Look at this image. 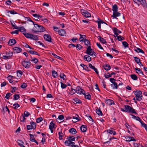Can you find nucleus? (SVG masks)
I'll return each instance as SVG.
<instances>
[{
  "instance_id": "1",
  "label": "nucleus",
  "mask_w": 147,
  "mask_h": 147,
  "mask_svg": "<svg viewBox=\"0 0 147 147\" xmlns=\"http://www.w3.org/2000/svg\"><path fill=\"white\" fill-rule=\"evenodd\" d=\"M67 140H66L65 142V144L66 146H71L75 144V143L73 142L75 140L76 137L74 136H67L66 139Z\"/></svg>"
},
{
  "instance_id": "2",
  "label": "nucleus",
  "mask_w": 147,
  "mask_h": 147,
  "mask_svg": "<svg viewBox=\"0 0 147 147\" xmlns=\"http://www.w3.org/2000/svg\"><path fill=\"white\" fill-rule=\"evenodd\" d=\"M34 27L36 28V29L35 30L34 28L32 29V31L33 33H36L37 32H44L45 30V28L40 25L35 23L34 24Z\"/></svg>"
},
{
  "instance_id": "3",
  "label": "nucleus",
  "mask_w": 147,
  "mask_h": 147,
  "mask_svg": "<svg viewBox=\"0 0 147 147\" xmlns=\"http://www.w3.org/2000/svg\"><path fill=\"white\" fill-rule=\"evenodd\" d=\"M124 108L126 110V112H128L132 113H134L136 115L137 114L135 110L132 107H130V106L126 105L124 106Z\"/></svg>"
},
{
  "instance_id": "4",
  "label": "nucleus",
  "mask_w": 147,
  "mask_h": 147,
  "mask_svg": "<svg viewBox=\"0 0 147 147\" xmlns=\"http://www.w3.org/2000/svg\"><path fill=\"white\" fill-rule=\"evenodd\" d=\"M74 90L77 94H84L85 91L80 86H77L76 89H74Z\"/></svg>"
},
{
  "instance_id": "5",
  "label": "nucleus",
  "mask_w": 147,
  "mask_h": 147,
  "mask_svg": "<svg viewBox=\"0 0 147 147\" xmlns=\"http://www.w3.org/2000/svg\"><path fill=\"white\" fill-rule=\"evenodd\" d=\"M25 35H26V37L27 38H30L35 40H38V36L34 35L31 34L29 33L26 34Z\"/></svg>"
},
{
  "instance_id": "6",
  "label": "nucleus",
  "mask_w": 147,
  "mask_h": 147,
  "mask_svg": "<svg viewBox=\"0 0 147 147\" xmlns=\"http://www.w3.org/2000/svg\"><path fill=\"white\" fill-rule=\"evenodd\" d=\"M25 35H26V37L27 38H30L35 40H38V36L34 35L31 34L29 33L26 34Z\"/></svg>"
},
{
  "instance_id": "7",
  "label": "nucleus",
  "mask_w": 147,
  "mask_h": 147,
  "mask_svg": "<svg viewBox=\"0 0 147 147\" xmlns=\"http://www.w3.org/2000/svg\"><path fill=\"white\" fill-rule=\"evenodd\" d=\"M135 3H137V2L140 3V4L144 7H147V3L145 0H133Z\"/></svg>"
},
{
  "instance_id": "8",
  "label": "nucleus",
  "mask_w": 147,
  "mask_h": 147,
  "mask_svg": "<svg viewBox=\"0 0 147 147\" xmlns=\"http://www.w3.org/2000/svg\"><path fill=\"white\" fill-rule=\"evenodd\" d=\"M22 64L23 66L25 68H28L30 66L31 63L29 61H28V60H27V61L24 60L22 61Z\"/></svg>"
},
{
  "instance_id": "9",
  "label": "nucleus",
  "mask_w": 147,
  "mask_h": 147,
  "mask_svg": "<svg viewBox=\"0 0 147 147\" xmlns=\"http://www.w3.org/2000/svg\"><path fill=\"white\" fill-rule=\"evenodd\" d=\"M96 22L98 23V28H101V24H104L106 26L107 25V24L103 20L100 19L98 18L97 21H96Z\"/></svg>"
},
{
  "instance_id": "10",
  "label": "nucleus",
  "mask_w": 147,
  "mask_h": 147,
  "mask_svg": "<svg viewBox=\"0 0 147 147\" xmlns=\"http://www.w3.org/2000/svg\"><path fill=\"white\" fill-rule=\"evenodd\" d=\"M81 13L86 18H88L91 16V14L87 11L83 10L81 11Z\"/></svg>"
},
{
  "instance_id": "11",
  "label": "nucleus",
  "mask_w": 147,
  "mask_h": 147,
  "mask_svg": "<svg viewBox=\"0 0 147 147\" xmlns=\"http://www.w3.org/2000/svg\"><path fill=\"white\" fill-rule=\"evenodd\" d=\"M30 137V140L32 142H35L37 145H38V142L36 140L34 136V135L32 134H29Z\"/></svg>"
},
{
  "instance_id": "12",
  "label": "nucleus",
  "mask_w": 147,
  "mask_h": 147,
  "mask_svg": "<svg viewBox=\"0 0 147 147\" xmlns=\"http://www.w3.org/2000/svg\"><path fill=\"white\" fill-rule=\"evenodd\" d=\"M44 38L47 41L49 42H52L51 41V36L49 35L46 34H45L44 35Z\"/></svg>"
},
{
  "instance_id": "13",
  "label": "nucleus",
  "mask_w": 147,
  "mask_h": 147,
  "mask_svg": "<svg viewBox=\"0 0 147 147\" xmlns=\"http://www.w3.org/2000/svg\"><path fill=\"white\" fill-rule=\"evenodd\" d=\"M135 69L136 70V73L139 74L140 76H145L143 72L140 68H135Z\"/></svg>"
},
{
  "instance_id": "14",
  "label": "nucleus",
  "mask_w": 147,
  "mask_h": 147,
  "mask_svg": "<svg viewBox=\"0 0 147 147\" xmlns=\"http://www.w3.org/2000/svg\"><path fill=\"white\" fill-rule=\"evenodd\" d=\"M92 51L93 49L91 48V46H89L87 48L85 53L87 54L91 55H92L91 54L92 53Z\"/></svg>"
},
{
  "instance_id": "15",
  "label": "nucleus",
  "mask_w": 147,
  "mask_h": 147,
  "mask_svg": "<svg viewBox=\"0 0 147 147\" xmlns=\"http://www.w3.org/2000/svg\"><path fill=\"white\" fill-rule=\"evenodd\" d=\"M124 138L126 139V141L130 142L131 141H136V140L132 137L127 136L126 137L124 136Z\"/></svg>"
},
{
  "instance_id": "16",
  "label": "nucleus",
  "mask_w": 147,
  "mask_h": 147,
  "mask_svg": "<svg viewBox=\"0 0 147 147\" xmlns=\"http://www.w3.org/2000/svg\"><path fill=\"white\" fill-rule=\"evenodd\" d=\"M18 30L19 31H20L21 32H22L23 34L26 37V35L25 34H27L28 33H26V29L23 27L22 26L19 27V28Z\"/></svg>"
},
{
  "instance_id": "17",
  "label": "nucleus",
  "mask_w": 147,
  "mask_h": 147,
  "mask_svg": "<svg viewBox=\"0 0 147 147\" xmlns=\"http://www.w3.org/2000/svg\"><path fill=\"white\" fill-rule=\"evenodd\" d=\"M58 32L59 34L61 36H64L66 34L65 30L63 29L58 30Z\"/></svg>"
},
{
  "instance_id": "18",
  "label": "nucleus",
  "mask_w": 147,
  "mask_h": 147,
  "mask_svg": "<svg viewBox=\"0 0 147 147\" xmlns=\"http://www.w3.org/2000/svg\"><path fill=\"white\" fill-rule=\"evenodd\" d=\"M16 43V40L14 39H10L8 42V44L10 46H12L14 45Z\"/></svg>"
},
{
  "instance_id": "19",
  "label": "nucleus",
  "mask_w": 147,
  "mask_h": 147,
  "mask_svg": "<svg viewBox=\"0 0 147 147\" xmlns=\"http://www.w3.org/2000/svg\"><path fill=\"white\" fill-rule=\"evenodd\" d=\"M105 102L108 105H110L112 104H114L115 103L114 101L113 100H111L110 99L106 100H105Z\"/></svg>"
},
{
  "instance_id": "20",
  "label": "nucleus",
  "mask_w": 147,
  "mask_h": 147,
  "mask_svg": "<svg viewBox=\"0 0 147 147\" xmlns=\"http://www.w3.org/2000/svg\"><path fill=\"white\" fill-rule=\"evenodd\" d=\"M113 30L114 34L116 35V36H117V35H119L118 33L120 34L121 33V31L118 30L116 28H114Z\"/></svg>"
},
{
  "instance_id": "21",
  "label": "nucleus",
  "mask_w": 147,
  "mask_h": 147,
  "mask_svg": "<svg viewBox=\"0 0 147 147\" xmlns=\"http://www.w3.org/2000/svg\"><path fill=\"white\" fill-rule=\"evenodd\" d=\"M69 133H70L71 134H76L77 132L76 129L75 128H72L69 129Z\"/></svg>"
},
{
  "instance_id": "22",
  "label": "nucleus",
  "mask_w": 147,
  "mask_h": 147,
  "mask_svg": "<svg viewBox=\"0 0 147 147\" xmlns=\"http://www.w3.org/2000/svg\"><path fill=\"white\" fill-rule=\"evenodd\" d=\"M121 15V13L117 11L113 12L112 17L113 18H116L117 17Z\"/></svg>"
},
{
  "instance_id": "23",
  "label": "nucleus",
  "mask_w": 147,
  "mask_h": 147,
  "mask_svg": "<svg viewBox=\"0 0 147 147\" xmlns=\"http://www.w3.org/2000/svg\"><path fill=\"white\" fill-rule=\"evenodd\" d=\"M97 38L101 43L103 44H106L107 43L105 39L102 38L100 36H98L97 37Z\"/></svg>"
},
{
  "instance_id": "24",
  "label": "nucleus",
  "mask_w": 147,
  "mask_h": 147,
  "mask_svg": "<svg viewBox=\"0 0 147 147\" xmlns=\"http://www.w3.org/2000/svg\"><path fill=\"white\" fill-rule=\"evenodd\" d=\"M103 67L104 69L106 71L109 70L111 69V67L109 64H105L104 65H103Z\"/></svg>"
},
{
  "instance_id": "25",
  "label": "nucleus",
  "mask_w": 147,
  "mask_h": 147,
  "mask_svg": "<svg viewBox=\"0 0 147 147\" xmlns=\"http://www.w3.org/2000/svg\"><path fill=\"white\" fill-rule=\"evenodd\" d=\"M13 50L15 53H19L22 51V49L20 48L16 47L13 48Z\"/></svg>"
},
{
  "instance_id": "26",
  "label": "nucleus",
  "mask_w": 147,
  "mask_h": 147,
  "mask_svg": "<svg viewBox=\"0 0 147 147\" xmlns=\"http://www.w3.org/2000/svg\"><path fill=\"white\" fill-rule=\"evenodd\" d=\"M87 126L85 125H82L81 127V130L82 132H86L87 129Z\"/></svg>"
},
{
  "instance_id": "27",
  "label": "nucleus",
  "mask_w": 147,
  "mask_h": 147,
  "mask_svg": "<svg viewBox=\"0 0 147 147\" xmlns=\"http://www.w3.org/2000/svg\"><path fill=\"white\" fill-rule=\"evenodd\" d=\"M73 100L74 101V103L77 104L78 103L80 104L82 103V102L81 100L78 98H75L73 99Z\"/></svg>"
},
{
  "instance_id": "28",
  "label": "nucleus",
  "mask_w": 147,
  "mask_h": 147,
  "mask_svg": "<svg viewBox=\"0 0 147 147\" xmlns=\"http://www.w3.org/2000/svg\"><path fill=\"white\" fill-rule=\"evenodd\" d=\"M84 95L85 98L87 99L90 100L91 98V96L90 94H89V93L88 92L87 93H85V92L84 94Z\"/></svg>"
},
{
  "instance_id": "29",
  "label": "nucleus",
  "mask_w": 147,
  "mask_h": 147,
  "mask_svg": "<svg viewBox=\"0 0 147 147\" xmlns=\"http://www.w3.org/2000/svg\"><path fill=\"white\" fill-rule=\"evenodd\" d=\"M96 112L97 114L99 116H102L103 115V114L101 111L100 110V109H98V108H97V109L96 110Z\"/></svg>"
},
{
  "instance_id": "30",
  "label": "nucleus",
  "mask_w": 147,
  "mask_h": 147,
  "mask_svg": "<svg viewBox=\"0 0 147 147\" xmlns=\"http://www.w3.org/2000/svg\"><path fill=\"white\" fill-rule=\"evenodd\" d=\"M89 57H90L89 56L85 55L84 56V59L88 62L92 60V58L91 57H90L89 58Z\"/></svg>"
},
{
  "instance_id": "31",
  "label": "nucleus",
  "mask_w": 147,
  "mask_h": 147,
  "mask_svg": "<svg viewBox=\"0 0 147 147\" xmlns=\"http://www.w3.org/2000/svg\"><path fill=\"white\" fill-rule=\"evenodd\" d=\"M134 58L136 62L140 66H141V65L140 64V63L141 64L140 59L137 57H134Z\"/></svg>"
},
{
  "instance_id": "32",
  "label": "nucleus",
  "mask_w": 147,
  "mask_h": 147,
  "mask_svg": "<svg viewBox=\"0 0 147 147\" xmlns=\"http://www.w3.org/2000/svg\"><path fill=\"white\" fill-rule=\"evenodd\" d=\"M134 50L136 51V52L139 53H142L144 54V51L142 49H140V48L136 47V48H135Z\"/></svg>"
},
{
  "instance_id": "33",
  "label": "nucleus",
  "mask_w": 147,
  "mask_h": 147,
  "mask_svg": "<svg viewBox=\"0 0 147 147\" xmlns=\"http://www.w3.org/2000/svg\"><path fill=\"white\" fill-rule=\"evenodd\" d=\"M118 6L117 5L115 4L112 7V10L113 12L117 11H118Z\"/></svg>"
},
{
  "instance_id": "34",
  "label": "nucleus",
  "mask_w": 147,
  "mask_h": 147,
  "mask_svg": "<svg viewBox=\"0 0 147 147\" xmlns=\"http://www.w3.org/2000/svg\"><path fill=\"white\" fill-rule=\"evenodd\" d=\"M5 53L6 55L9 57L10 59L12 57L13 54V52L11 51L6 52Z\"/></svg>"
},
{
  "instance_id": "35",
  "label": "nucleus",
  "mask_w": 147,
  "mask_h": 147,
  "mask_svg": "<svg viewBox=\"0 0 147 147\" xmlns=\"http://www.w3.org/2000/svg\"><path fill=\"white\" fill-rule=\"evenodd\" d=\"M80 37L79 38V40L80 42H83L84 41V38L86 37V36L85 35H82L81 34H80Z\"/></svg>"
},
{
  "instance_id": "36",
  "label": "nucleus",
  "mask_w": 147,
  "mask_h": 147,
  "mask_svg": "<svg viewBox=\"0 0 147 147\" xmlns=\"http://www.w3.org/2000/svg\"><path fill=\"white\" fill-rule=\"evenodd\" d=\"M111 86L113 88V89H117L118 88V85L117 83L114 82L111 84Z\"/></svg>"
},
{
  "instance_id": "37",
  "label": "nucleus",
  "mask_w": 147,
  "mask_h": 147,
  "mask_svg": "<svg viewBox=\"0 0 147 147\" xmlns=\"http://www.w3.org/2000/svg\"><path fill=\"white\" fill-rule=\"evenodd\" d=\"M84 42L85 45L87 46L88 47L89 46H90V42L88 40L85 38L84 39Z\"/></svg>"
},
{
  "instance_id": "38",
  "label": "nucleus",
  "mask_w": 147,
  "mask_h": 147,
  "mask_svg": "<svg viewBox=\"0 0 147 147\" xmlns=\"http://www.w3.org/2000/svg\"><path fill=\"white\" fill-rule=\"evenodd\" d=\"M107 132L111 134H113V135H115L116 134V132L114 131H113L112 129H109L107 130Z\"/></svg>"
},
{
  "instance_id": "39",
  "label": "nucleus",
  "mask_w": 147,
  "mask_h": 147,
  "mask_svg": "<svg viewBox=\"0 0 147 147\" xmlns=\"http://www.w3.org/2000/svg\"><path fill=\"white\" fill-rule=\"evenodd\" d=\"M131 115L132 116V118H133L135 119L136 120L139 121L140 122L142 120L139 117L136 116L132 114H131Z\"/></svg>"
},
{
  "instance_id": "40",
  "label": "nucleus",
  "mask_w": 147,
  "mask_h": 147,
  "mask_svg": "<svg viewBox=\"0 0 147 147\" xmlns=\"http://www.w3.org/2000/svg\"><path fill=\"white\" fill-rule=\"evenodd\" d=\"M30 123V125H32V128H33V129H35L36 128V123L33 121H31Z\"/></svg>"
},
{
  "instance_id": "41",
  "label": "nucleus",
  "mask_w": 147,
  "mask_h": 147,
  "mask_svg": "<svg viewBox=\"0 0 147 147\" xmlns=\"http://www.w3.org/2000/svg\"><path fill=\"white\" fill-rule=\"evenodd\" d=\"M133 92L134 93V94L135 95L136 94V95L138 96H141L142 95V92L141 91L136 90V91Z\"/></svg>"
},
{
  "instance_id": "42",
  "label": "nucleus",
  "mask_w": 147,
  "mask_h": 147,
  "mask_svg": "<svg viewBox=\"0 0 147 147\" xmlns=\"http://www.w3.org/2000/svg\"><path fill=\"white\" fill-rule=\"evenodd\" d=\"M136 97L137 100L140 101L142 100V95L138 96L136 94Z\"/></svg>"
},
{
  "instance_id": "43",
  "label": "nucleus",
  "mask_w": 147,
  "mask_h": 147,
  "mask_svg": "<svg viewBox=\"0 0 147 147\" xmlns=\"http://www.w3.org/2000/svg\"><path fill=\"white\" fill-rule=\"evenodd\" d=\"M52 75L53 76L54 78H57L58 76L57 73L55 70H53L52 71Z\"/></svg>"
},
{
  "instance_id": "44",
  "label": "nucleus",
  "mask_w": 147,
  "mask_h": 147,
  "mask_svg": "<svg viewBox=\"0 0 147 147\" xmlns=\"http://www.w3.org/2000/svg\"><path fill=\"white\" fill-rule=\"evenodd\" d=\"M55 124L53 123L52 122L50 123L49 125V128L50 129H51L53 128H55Z\"/></svg>"
},
{
  "instance_id": "45",
  "label": "nucleus",
  "mask_w": 147,
  "mask_h": 147,
  "mask_svg": "<svg viewBox=\"0 0 147 147\" xmlns=\"http://www.w3.org/2000/svg\"><path fill=\"white\" fill-rule=\"evenodd\" d=\"M115 37H117V39L119 41H121L124 39V38L120 35H117V36H114Z\"/></svg>"
},
{
  "instance_id": "46",
  "label": "nucleus",
  "mask_w": 147,
  "mask_h": 147,
  "mask_svg": "<svg viewBox=\"0 0 147 147\" xmlns=\"http://www.w3.org/2000/svg\"><path fill=\"white\" fill-rule=\"evenodd\" d=\"M17 76L20 78L22 74V72L21 70H18L17 71Z\"/></svg>"
},
{
  "instance_id": "47",
  "label": "nucleus",
  "mask_w": 147,
  "mask_h": 147,
  "mask_svg": "<svg viewBox=\"0 0 147 147\" xmlns=\"http://www.w3.org/2000/svg\"><path fill=\"white\" fill-rule=\"evenodd\" d=\"M20 98L19 94H15L13 95V99L14 100H16Z\"/></svg>"
},
{
  "instance_id": "48",
  "label": "nucleus",
  "mask_w": 147,
  "mask_h": 147,
  "mask_svg": "<svg viewBox=\"0 0 147 147\" xmlns=\"http://www.w3.org/2000/svg\"><path fill=\"white\" fill-rule=\"evenodd\" d=\"M28 52L31 54H35L37 55L38 56H40L39 54H38V53L36 51L30 50L28 51Z\"/></svg>"
},
{
  "instance_id": "49",
  "label": "nucleus",
  "mask_w": 147,
  "mask_h": 147,
  "mask_svg": "<svg viewBox=\"0 0 147 147\" xmlns=\"http://www.w3.org/2000/svg\"><path fill=\"white\" fill-rule=\"evenodd\" d=\"M142 125V126L144 127L145 129L146 130L147 129V125L144 123L141 120V121L140 122Z\"/></svg>"
},
{
  "instance_id": "50",
  "label": "nucleus",
  "mask_w": 147,
  "mask_h": 147,
  "mask_svg": "<svg viewBox=\"0 0 147 147\" xmlns=\"http://www.w3.org/2000/svg\"><path fill=\"white\" fill-rule=\"evenodd\" d=\"M131 78L134 80H136L138 79L137 76L135 74L131 75Z\"/></svg>"
},
{
  "instance_id": "51",
  "label": "nucleus",
  "mask_w": 147,
  "mask_h": 147,
  "mask_svg": "<svg viewBox=\"0 0 147 147\" xmlns=\"http://www.w3.org/2000/svg\"><path fill=\"white\" fill-rule=\"evenodd\" d=\"M59 77L61 79H62L63 80H64L66 76L63 73H61Z\"/></svg>"
},
{
  "instance_id": "52",
  "label": "nucleus",
  "mask_w": 147,
  "mask_h": 147,
  "mask_svg": "<svg viewBox=\"0 0 147 147\" xmlns=\"http://www.w3.org/2000/svg\"><path fill=\"white\" fill-rule=\"evenodd\" d=\"M7 13H9V12L11 14H17L18 13L15 11L14 10H13L11 11H6Z\"/></svg>"
},
{
  "instance_id": "53",
  "label": "nucleus",
  "mask_w": 147,
  "mask_h": 147,
  "mask_svg": "<svg viewBox=\"0 0 147 147\" xmlns=\"http://www.w3.org/2000/svg\"><path fill=\"white\" fill-rule=\"evenodd\" d=\"M20 107V105H19L18 103L13 104V107L15 109H16Z\"/></svg>"
},
{
  "instance_id": "54",
  "label": "nucleus",
  "mask_w": 147,
  "mask_h": 147,
  "mask_svg": "<svg viewBox=\"0 0 147 147\" xmlns=\"http://www.w3.org/2000/svg\"><path fill=\"white\" fill-rule=\"evenodd\" d=\"M58 134L59 135V139L60 140H61L63 139V133L62 132V131H61V132H59L58 133Z\"/></svg>"
},
{
  "instance_id": "55",
  "label": "nucleus",
  "mask_w": 147,
  "mask_h": 147,
  "mask_svg": "<svg viewBox=\"0 0 147 147\" xmlns=\"http://www.w3.org/2000/svg\"><path fill=\"white\" fill-rule=\"evenodd\" d=\"M61 84V87L62 89H65L67 86L64 84H63L62 82H60Z\"/></svg>"
},
{
  "instance_id": "56",
  "label": "nucleus",
  "mask_w": 147,
  "mask_h": 147,
  "mask_svg": "<svg viewBox=\"0 0 147 147\" xmlns=\"http://www.w3.org/2000/svg\"><path fill=\"white\" fill-rule=\"evenodd\" d=\"M30 113L28 112L27 111H24V117H27L30 115Z\"/></svg>"
},
{
  "instance_id": "57",
  "label": "nucleus",
  "mask_w": 147,
  "mask_h": 147,
  "mask_svg": "<svg viewBox=\"0 0 147 147\" xmlns=\"http://www.w3.org/2000/svg\"><path fill=\"white\" fill-rule=\"evenodd\" d=\"M110 81L113 84L114 83V82H115L116 81H119V80H116L113 78H110Z\"/></svg>"
},
{
  "instance_id": "58",
  "label": "nucleus",
  "mask_w": 147,
  "mask_h": 147,
  "mask_svg": "<svg viewBox=\"0 0 147 147\" xmlns=\"http://www.w3.org/2000/svg\"><path fill=\"white\" fill-rule=\"evenodd\" d=\"M122 43L124 47L125 48H126L128 46V44L125 41L122 42Z\"/></svg>"
},
{
  "instance_id": "59",
  "label": "nucleus",
  "mask_w": 147,
  "mask_h": 147,
  "mask_svg": "<svg viewBox=\"0 0 147 147\" xmlns=\"http://www.w3.org/2000/svg\"><path fill=\"white\" fill-rule=\"evenodd\" d=\"M42 120V117H39L36 120V122L37 123H39Z\"/></svg>"
},
{
  "instance_id": "60",
  "label": "nucleus",
  "mask_w": 147,
  "mask_h": 147,
  "mask_svg": "<svg viewBox=\"0 0 147 147\" xmlns=\"http://www.w3.org/2000/svg\"><path fill=\"white\" fill-rule=\"evenodd\" d=\"M30 61L33 62L35 63H36L38 61V59L35 58H33V59L32 60H31Z\"/></svg>"
},
{
  "instance_id": "61",
  "label": "nucleus",
  "mask_w": 147,
  "mask_h": 147,
  "mask_svg": "<svg viewBox=\"0 0 147 147\" xmlns=\"http://www.w3.org/2000/svg\"><path fill=\"white\" fill-rule=\"evenodd\" d=\"M23 115V117H20V121L22 122H24V120L26 119L25 118V117H24V115Z\"/></svg>"
},
{
  "instance_id": "62",
  "label": "nucleus",
  "mask_w": 147,
  "mask_h": 147,
  "mask_svg": "<svg viewBox=\"0 0 147 147\" xmlns=\"http://www.w3.org/2000/svg\"><path fill=\"white\" fill-rule=\"evenodd\" d=\"M76 47L79 50H81L83 48L82 46L79 44H78L77 45Z\"/></svg>"
},
{
  "instance_id": "63",
  "label": "nucleus",
  "mask_w": 147,
  "mask_h": 147,
  "mask_svg": "<svg viewBox=\"0 0 147 147\" xmlns=\"http://www.w3.org/2000/svg\"><path fill=\"white\" fill-rule=\"evenodd\" d=\"M26 127L27 129L28 130L33 129V128H32V125H27L26 126Z\"/></svg>"
},
{
  "instance_id": "64",
  "label": "nucleus",
  "mask_w": 147,
  "mask_h": 147,
  "mask_svg": "<svg viewBox=\"0 0 147 147\" xmlns=\"http://www.w3.org/2000/svg\"><path fill=\"white\" fill-rule=\"evenodd\" d=\"M27 86V85L26 84V83H23V84L21 85V87L22 88H25Z\"/></svg>"
}]
</instances>
